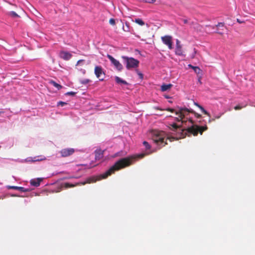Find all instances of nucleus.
<instances>
[{"label": "nucleus", "mask_w": 255, "mask_h": 255, "mask_svg": "<svg viewBox=\"0 0 255 255\" xmlns=\"http://www.w3.org/2000/svg\"><path fill=\"white\" fill-rule=\"evenodd\" d=\"M177 114L178 116L176 118L178 123H173L170 125L169 128L171 130V133H180L183 130L181 127L183 129H188L193 132L194 135H197L198 131L202 134L203 131L206 130V127L201 128L194 124L193 118L195 117V115L192 111L187 109H181Z\"/></svg>", "instance_id": "obj_1"}, {"label": "nucleus", "mask_w": 255, "mask_h": 255, "mask_svg": "<svg viewBox=\"0 0 255 255\" xmlns=\"http://www.w3.org/2000/svg\"><path fill=\"white\" fill-rule=\"evenodd\" d=\"M152 152L146 151L145 153H142L136 155H133L127 157L123 158L117 161L114 165L108 170L106 172L100 175V178L99 180L101 179L106 178L108 176L111 175L112 173H114L115 171L119 170L122 168H125L132 164V162L136 159L143 158L145 155H148Z\"/></svg>", "instance_id": "obj_2"}, {"label": "nucleus", "mask_w": 255, "mask_h": 255, "mask_svg": "<svg viewBox=\"0 0 255 255\" xmlns=\"http://www.w3.org/2000/svg\"><path fill=\"white\" fill-rule=\"evenodd\" d=\"M150 136L154 143L160 146L159 148L166 144L165 139L166 140L167 135L164 131L157 130H152Z\"/></svg>", "instance_id": "obj_3"}, {"label": "nucleus", "mask_w": 255, "mask_h": 255, "mask_svg": "<svg viewBox=\"0 0 255 255\" xmlns=\"http://www.w3.org/2000/svg\"><path fill=\"white\" fill-rule=\"evenodd\" d=\"M123 58L124 59L126 67L128 69L136 68L138 65L139 61L133 58L123 56Z\"/></svg>", "instance_id": "obj_4"}, {"label": "nucleus", "mask_w": 255, "mask_h": 255, "mask_svg": "<svg viewBox=\"0 0 255 255\" xmlns=\"http://www.w3.org/2000/svg\"><path fill=\"white\" fill-rule=\"evenodd\" d=\"M94 73L97 78H98L100 81H104V78H101V77L102 75H105V74L101 66H96L95 67Z\"/></svg>", "instance_id": "obj_5"}, {"label": "nucleus", "mask_w": 255, "mask_h": 255, "mask_svg": "<svg viewBox=\"0 0 255 255\" xmlns=\"http://www.w3.org/2000/svg\"><path fill=\"white\" fill-rule=\"evenodd\" d=\"M107 57L110 60L112 64L115 66V67L119 71H121L123 69V66L122 64L117 59H115L111 55H108Z\"/></svg>", "instance_id": "obj_6"}, {"label": "nucleus", "mask_w": 255, "mask_h": 255, "mask_svg": "<svg viewBox=\"0 0 255 255\" xmlns=\"http://www.w3.org/2000/svg\"><path fill=\"white\" fill-rule=\"evenodd\" d=\"M172 39V36L169 35H165L161 37L162 42L167 45L169 49H173Z\"/></svg>", "instance_id": "obj_7"}, {"label": "nucleus", "mask_w": 255, "mask_h": 255, "mask_svg": "<svg viewBox=\"0 0 255 255\" xmlns=\"http://www.w3.org/2000/svg\"><path fill=\"white\" fill-rule=\"evenodd\" d=\"M46 159V158L43 155H39L33 157H28L24 160H21L20 161L21 162H35V161H42Z\"/></svg>", "instance_id": "obj_8"}, {"label": "nucleus", "mask_w": 255, "mask_h": 255, "mask_svg": "<svg viewBox=\"0 0 255 255\" xmlns=\"http://www.w3.org/2000/svg\"><path fill=\"white\" fill-rule=\"evenodd\" d=\"M59 56L61 59L67 61L71 58L72 55L68 51L62 50L60 51Z\"/></svg>", "instance_id": "obj_9"}, {"label": "nucleus", "mask_w": 255, "mask_h": 255, "mask_svg": "<svg viewBox=\"0 0 255 255\" xmlns=\"http://www.w3.org/2000/svg\"><path fill=\"white\" fill-rule=\"evenodd\" d=\"M74 151V149L72 148H64L60 151V153L61 156L66 157L72 155Z\"/></svg>", "instance_id": "obj_10"}, {"label": "nucleus", "mask_w": 255, "mask_h": 255, "mask_svg": "<svg viewBox=\"0 0 255 255\" xmlns=\"http://www.w3.org/2000/svg\"><path fill=\"white\" fill-rule=\"evenodd\" d=\"M7 188L8 189L17 190L22 192H26L28 191V189L27 188H25L23 187H19L16 186H7Z\"/></svg>", "instance_id": "obj_11"}, {"label": "nucleus", "mask_w": 255, "mask_h": 255, "mask_svg": "<svg viewBox=\"0 0 255 255\" xmlns=\"http://www.w3.org/2000/svg\"><path fill=\"white\" fill-rule=\"evenodd\" d=\"M42 181V178H38L37 179H31L30 181V185L34 187H38L40 182Z\"/></svg>", "instance_id": "obj_12"}, {"label": "nucleus", "mask_w": 255, "mask_h": 255, "mask_svg": "<svg viewBox=\"0 0 255 255\" xmlns=\"http://www.w3.org/2000/svg\"><path fill=\"white\" fill-rule=\"evenodd\" d=\"M103 156V151L101 149L96 150L95 151V158L96 160L101 159Z\"/></svg>", "instance_id": "obj_13"}, {"label": "nucleus", "mask_w": 255, "mask_h": 255, "mask_svg": "<svg viewBox=\"0 0 255 255\" xmlns=\"http://www.w3.org/2000/svg\"><path fill=\"white\" fill-rule=\"evenodd\" d=\"M175 54L178 56H185V55L183 54L182 47H175Z\"/></svg>", "instance_id": "obj_14"}, {"label": "nucleus", "mask_w": 255, "mask_h": 255, "mask_svg": "<svg viewBox=\"0 0 255 255\" xmlns=\"http://www.w3.org/2000/svg\"><path fill=\"white\" fill-rule=\"evenodd\" d=\"M172 86V85L171 84H163L161 86V90L162 92H165L171 88V87Z\"/></svg>", "instance_id": "obj_15"}, {"label": "nucleus", "mask_w": 255, "mask_h": 255, "mask_svg": "<svg viewBox=\"0 0 255 255\" xmlns=\"http://www.w3.org/2000/svg\"><path fill=\"white\" fill-rule=\"evenodd\" d=\"M115 80L116 82L119 84H123L125 85H127L128 84L126 81L123 80L122 79L118 76L115 77Z\"/></svg>", "instance_id": "obj_16"}, {"label": "nucleus", "mask_w": 255, "mask_h": 255, "mask_svg": "<svg viewBox=\"0 0 255 255\" xmlns=\"http://www.w3.org/2000/svg\"><path fill=\"white\" fill-rule=\"evenodd\" d=\"M195 105L196 106H197V107H198L200 109L201 111L203 113H204V114H206V115H208V116H210V115H209V114L208 113V112L206 110H205L202 106H201V105H200L199 104L196 103H195Z\"/></svg>", "instance_id": "obj_17"}, {"label": "nucleus", "mask_w": 255, "mask_h": 255, "mask_svg": "<svg viewBox=\"0 0 255 255\" xmlns=\"http://www.w3.org/2000/svg\"><path fill=\"white\" fill-rule=\"evenodd\" d=\"M134 22L142 26L144 25V22L140 18H135L134 20Z\"/></svg>", "instance_id": "obj_18"}, {"label": "nucleus", "mask_w": 255, "mask_h": 255, "mask_svg": "<svg viewBox=\"0 0 255 255\" xmlns=\"http://www.w3.org/2000/svg\"><path fill=\"white\" fill-rule=\"evenodd\" d=\"M90 82V80L88 79H83L80 80L81 84L83 85H86Z\"/></svg>", "instance_id": "obj_19"}, {"label": "nucleus", "mask_w": 255, "mask_h": 255, "mask_svg": "<svg viewBox=\"0 0 255 255\" xmlns=\"http://www.w3.org/2000/svg\"><path fill=\"white\" fill-rule=\"evenodd\" d=\"M192 69H193L194 72L197 74H200V72H201V70L200 69V68L197 66H194V67H193Z\"/></svg>", "instance_id": "obj_20"}, {"label": "nucleus", "mask_w": 255, "mask_h": 255, "mask_svg": "<svg viewBox=\"0 0 255 255\" xmlns=\"http://www.w3.org/2000/svg\"><path fill=\"white\" fill-rule=\"evenodd\" d=\"M9 14L13 17H19V16L14 11L9 12Z\"/></svg>", "instance_id": "obj_21"}, {"label": "nucleus", "mask_w": 255, "mask_h": 255, "mask_svg": "<svg viewBox=\"0 0 255 255\" xmlns=\"http://www.w3.org/2000/svg\"><path fill=\"white\" fill-rule=\"evenodd\" d=\"M137 0L140 2H147V3H154L156 1V0Z\"/></svg>", "instance_id": "obj_22"}, {"label": "nucleus", "mask_w": 255, "mask_h": 255, "mask_svg": "<svg viewBox=\"0 0 255 255\" xmlns=\"http://www.w3.org/2000/svg\"><path fill=\"white\" fill-rule=\"evenodd\" d=\"M143 145L145 146V148L146 149H150V145H149V144L146 141H144L143 142Z\"/></svg>", "instance_id": "obj_23"}, {"label": "nucleus", "mask_w": 255, "mask_h": 255, "mask_svg": "<svg viewBox=\"0 0 255 255\" xmlns=\"http://www.w3.org/2000/svg\"><path fill=\"white\" fill-rule=\"evenodd\" d=\"M51 83L53 84V85L55 87H56V88H58V89H59L60 88H61V85H60L59 84H57V83H56L55 82H54V81H52L51 82Z\"/></svg>", "instance_id": "obj_24"}, {"label": "nucleus", "mask_w": 255, "mask_h": 255, "mask_svg": "<svg viewBox=\"0 0 255 255\" xmlns=\"http://www.w3.org/2000/svg\"><path fill=\"white\" fill-rule=\"evenodd\" d=\"M182 45L180 44V41L178 39L176 40V47H181Z\"/></svg>", "instance_id": "obj_25"}, {"label": "nucleus", "mask_w": 255, "mask_h": 255, "mask_svg": "<svg viewBox=\"0 0 255 255\" xmlns=\"http://www.w3.org/2000/svg\"><path fill=\"white\" fill-rule=\"evenodd\" d=\"M76 94V92H68L66 93V95H69V96H74Z\"/></svg>", "instance_id": "obj_26"}, {"label": "nucleus", "mask_w": 255, "mask_h": 255, "mask_svg": "<svg viewBox=\"0 0 255 255\" xmlns=\"http://www.w3.org/2000/svg\"><path fill=\"white\" fill-rule=\"evenodd\" d=\"M109 23L111 24V25H115V20L114 18H111L109 20Z\"/></svg>", "instance_id": "obj_27"}, {"label": "nucleus", "mask_w": 255, "mask_h": 255, "mask_svg": "<svg viewBox=\"0 0 255 255\" xmlns=\"http://www.w3.org/2000/svg\"><path fill=\"white\" fill-rule=\"evenodd\" d=\"M66 104H67L66 103L62 102V101H60L58 103V106H64V105H66Z\"/></svg>", "instance_id": "obj_28"}, {"label": "nucleus", "mask_w": 255, "mask_h": 255, "mask_svg": "<svg viewBox=\"0 0 255 255\" xmlns=\"http://www.w3.org/2000/svg\"><path fill=\"white\" fill-rule=\"evenodd\" d=\"M66 187H73L75 186V185L70 184L69 183H65Z\"/></svg>", "instance_id": "obj_29"}, {"label": "nucleus", "mask_w": 255, "mask_h": 255, "mask_svg": "<svg viewBox=\"0 0 255 255\" xmlns=\"http://www.w3.org/2000/svg\"><path fill=\"white\" fill-rule=\"evenodd\" d=\"M243 107H244V106H240V105H239V106H236V107H235V110H240V109H242Z\"/></svg>", "instance_id": "obj_30"}, {"label": "nucleus", "mask_w": 255, "mask_h": 255, "mask_svg": "<svg viewBox=\"0 0 255 255\" xmlns=\"http://www.w3.org/2000/svg\"><path fill=\"white\" fill-rule=\"evenodd\" d=\"M80 71L83 74H85L86 73V70L83 69H80Z\"/></svg>", "instance_id": "obj_31"}, {"label": "nucleus", "mask_w": 255, "mask_h": 255, "mask_svg": "<svg viewBox=\"0 0 255 255\" xmlns=\"http://www.w3.org/2000/svg\"><path fill=\"white\" fill-rule=\"evenodd\" d=\"M84 61L83 60H79L78 61L76 65L80 64L81 63H82Z\"/></svg>", "instance_id": "obj_32"}, {"label": "nucleus", "mask_w": 255, "mask_h": 255, "mask_svg": "<svg viewBox=\"0 0 255 255\" xmlns=\"http://www.w3.org/2000/svg\"><path fill=\"white\" fill-rule=\"evenodd\" d=\"M195 53H196V51H195V49H194V54H192V56H191V58H193L195 57Z\"/></svg>", "instance_id": "obj_33"}, {"label": "nucleus", "mask_w": 255, "mask_h": 255, "mask_svg": "<svg viewBox=\"0 0 255 255\" xmlns=\"http://www.w3.org/2000/svg\"><path fill=\"white\" fill-rule=\"evenodd\" d=\"M124 28V30L126 31H128V26H127V28H126V29H125L124 27H123Z\"/></svg>", "instance_id": "obj_34"}, {"label": "nucleus", "mask_w": 255, "mask_h": 255, "mask_svg": "<svg viewBox=\"0 0 255 255\" xmlns=\"http://www.w3.org/2000/svg\"><path fill=\"white\" fill-rule=\"evenodd\" d=\"M124 28V30L126 31H128V26H127V28H126V29H125L124 27H123Z\"/></svg>", "instance_id": "obj_35"}, {"label": "nucleus", "mask_w": 255, "mask_h": 255, "mask_svg": "<svg viewBox=\"0 0 255 255\" xmlns=\"http://www.w3.org/2000/svg\"><path fill=\"white\" fill-rule=\"evenodd\" d=\"M217 26H223V24L222 23H219Z\"/></svg>", "instance_id": "obj_36"}, {"label": "nucleus", "mask_w": 255, "mask_h": 255, "mask_svg": "<svg viewBox=\"0 0 255 255\" xmlns=\"http://www.w3.org/2000/svg\"><path fill=\"white\" fill-rule=\"evenodd\" d=\"M188 66L189 67V68H191L192 69H193V67H194V66H192L191 64H189L188 65Z\"/></svg>", "instance_id": "obj_37"}, {"label": "nucleus", "mask_w": 255, "mask_h": 255, "mask_svg": "<svg viewBox=\"0 0 255 255\" xmlns=\"http://www.w3.org/2000/svg\"><path fill=\"white\" fill-rule=\"evenodd\" d=\"M198 82L200 83V84H201V78H199L198 79Z\"/></svg>", "instance_id": "obj_38"}, {"label": "nucleus", "mask_w": 255, "mask_h": 255, "mask_svg": "<svg viewBox=\"0 0 255 255\" xmlns=\"http://www.w3.org/2000/svg\"><path fill=\"white\" fill-rule=\"evenodd\" d=\"M11 196L12 197H15V196H17V195H15V194H12L11 195Z\"/></svg>", "instance_id": "obj_39"}, {"label": "nucleus", "mask_w": 255, "mask_h": 255, "mask_svg": "<svg viewBox=\"0 0 255 255\" xmlns=\"http://www.w3.org/2000/svg\"><path fill=\"white\" fill-rule=\"evenodd\" d=\"M184 23H186L187 22V20H186V19L184 20Z\"/></svg>", "instance_id": "obj_40"}, {"label": "nucleus", "mask_w": 255, "mask_h": 255, "mask_svg": "<svg viewBox=\"0 0 255 255\" xmlns=\"http://www.w3.org/2000/svg\"><path fill=\"white\" fill-rule=\"evenodd\" d=\"M165 97L166 99L169 98V97H168V96H165Z\"/></svg>", "instance_id": "obj_41"}, {"label": "nucleus", "mask_w": 255, "mask_h": 255, "mask_svg": "<svg viewBox=\"0 0 255 255\" xmlns=\"http://www.w3.org/2000/svg\"><path fill=\"white\" fill-rule=\"evenodd\" d=\"M87 182H84V183H82V184H85L86 183H87Z\"/></svg>", "instance_id": "obj_42"}, {"label": "nucleus", "mask_w": 255, "mask_h": 255, "mask_svg": "<svg viewBox=\"0 0 255 255\" xmlns=\"http://www.w3.org/2000/svg\"><path fill=\"white\" fill-rule=\"evenodd\" d=\"M237 21H238L239 22L241 23V22L239 20V19H237Z\"/></svg>", "instance_id": "obj_43"}, {"label": "nucleus", "mask_w": 255, "mask_h": 255, "mask_svg": "<svg viewBox=\"0 0 255 255\" xmlns=\"http://www.w3.org/2000/svg\"><path fill=\"white\" fill-rule=\"evenodd\" d=\"M95 165H91V166H94Z\"/></svg>", "instance_id": "obj_44"}]
</instances>
